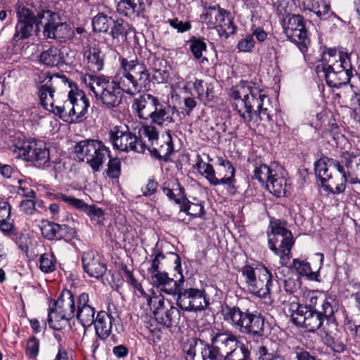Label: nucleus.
Listing matches in <instances>:
<instances>
[{"label":"nucleus","instance_id":"f257e3e1","mask_svg":"<svg viewBox=\"0 0 360 360\" xmlns=\"http://www.w3.org/2000/svg\"><path fill=\"white\" fill-rule=\"evenodd\" d=\"M120 68L117 80L105 76L87 75L84 82L103 105L110 109L117 107L122 101L121 92L135 95L145 88L150 82V74L146 65L137 57H119Z\"/></svg>","mask_w":360,"mask_h":360},{"label":"nucleus","instance_id":"f03ea898","mask_svg":"<svg viewBox=\"0 0 360 360\" xmlns=\"http://www.w3.org/2000/svg\"><path fill=\"white\" fill-rule=\"evenodd\" d=\"M17 23L12 41L29 39L33 35L39 36V25L43 27L44 39H57L60 41L70 39L74 31L70 25L61 21L58 13L43 7L38 9L29 5L19 4L16 6Z\"/></svg>","mask_w":360,"mask_h":360},{"label":"nucleus","instance_id":"7ed1b4c3","mask_svg":"<svg viewBox=\"0 0 360 360\" xmlns=\"http://www.w3.org/2000/svg\"><path fill=\"white\" fill-rule=\"evenodd\" d=\"M229 95L233 108L245 122H250L255 117L266 122L271 120V110L264 103L266 96L254 84L240 82L230 89Z\"/></svg>","mask_w":360,"mask_h":360},{"label":"nucleus","instance_id":"20e7f679","mask_svg":"<svg viewBox=\"0 0 360 360\" xmlns=\"http://www.w3.org/2000/svg\"><path fill=\"white\" fill-rule=\"evenodd\" d=\"M333 299L324 300L321 309H310L307 306L293 301L289 304L288 313L295 324L302 326L309 332H314L320 328L325 319L333 315Z\"/></svg>","mask_w":360,"mask_h":360},{"label":"nucleus","instance_id":"39448f33","mask_svg":"<svg viewBox=\"0 0 360 360\" xmlns=\"http://www.w3.org/2000/svg\"><path fill=\"white\" fill-rule=\"evenodd\" d=\"M15 153L23 160L32 162L39 168H47L53 165L56 172H61L65 164L60 160H51L49 150L44 143L35 140H25L18 141L15 146Z\"/></svg>","mask_w":360,"mask_h":360},{"label":"nucleus","instance_id":"423d86ee","mask_svg":"<svg viewBox=\"0 0 360 360\" xmlns=\"http://www.w3.org/2000/svg\"><path fill=\"white\" fill-rule=\"evenodd\" d=\"M222 314L224 320L240 333L253 336L264 335V319L262 316L227 305L223 309Z\"/></svg>","mask_w":360,"mask_h":360},{"label":"nucleus","instance_id":"0eeeda50","mask_svg":"<svg viewBox=\"0 0 360 360\" xmlns=\"http://www.w3.org/2000/svg\"><path fill=\"white\" fill-rule=\"evenodd\" d=\"M240 272L250 294L259 298L269 297L273 276L266 267L262 265H257L256 267L245 265Z\"/></svg>","mask_w":360,"mask_h":360},{"label":"nucleus","instance_id":"6e6552de","mask_svg":"<svg viewBox=\"0 0 360 360\" xmlns=\"http://www.w3.org/2000/svg\"><path fill=\"white\" fill-rule=\"evenodd\" d=\"M138 133L142 138H146V150L159 160L167 162L174 151L173 141L171 134L166 131L160 138L156 128L152 125L141 126Z\"/></svg>","mask_w":360,"mask_h":360},{"label":"nucleus","instance_id":"1a4fd4ad","mask_svg":"<svg viewBox=\"0 0 360 360\" xmlns=\"http://www.w3.org/2000/svg\"><path fill=\"white\" fill-rule=\"evenodd\" d=\"M77 158L86 162L94 172H98L107 157L110 150L98 140H84L75 146Z\"/></svg>","mask_w":360,"mask_h":360},{"label":"nucleus","instance_id":"9d476101","mask_svg":"<svg viewBox=\"0 0 360 360\" xmlns=\"http://www.w3.org/2000/svg\"><path fill=\"white\" fill-rule=\"evenodd\" d=\"M109 139L113 147L122 152L143 153L146 150V138L137 136L126 125L112 127L109 131Z\"/></svg>","mask_w":360,"mask_h":360},{"label":"nucleus","instance_id":"9b49d317","mask_svg":"<svg viewBox=\"0 0 360 360\" xmlns=\"http://www.w3.org/2000/svg\"><path fill=\"white\" fill-rule=\"evenodd\" d=\"M224 8L217 6L205 8L200 15L203 24L208 28L217 29L219 37L227 39L231 34L236 32L237 27Z\"/></svg>","mask_w":360,"mask_h":360},{"label":"nucleus","instance_id":"f8f14e48","mask_svg":"<svg viewBox=\"0 0 360 360\" xmlns=\"http://www.w3.org/2000/svg\"><path fill=\"white\" fill-rule=\"evenodd\" d=\"M35 82L39 85L40 103L44 109L50 112L53 110L56 105L54 93L57 87L60 84L68 88L70 87V84L65 76H51L45 72H39L35 78Z\"/></svg>","mask_w":360,"mask_h":360},{"label":"nucleus","instance_id":"ddd939ff","mask_svg":"<svg viewBox=\"0 0 360 360\" xmlns=\"http://www.w3.org/2000/svg\"><path fill=\"white\" fill-rule=\"evenodd\" d=\"M210 340L212 346L205 347L201 352L202 360L223 357L240 342L236 335L228 331L213 332Z\"/></svg>","mask_w":360,"mask_h":360},{"label":"nucleus","instance_id":"4468645a","mask_svg":"<svg viewBox=\"0 0 360 360\" xmlns=\"http://www.w3.org/2000/svg\"><path fill=\"white\" fill-rule=\"evenodd\" d=\"M283 28L286 37L296 44L302 53L307 51L310 39L302 16L295 14L287 15L283 20Z\"/></svg>","mask_w":360,"mask_h":360},{"label":"nucleus","instance_id":"2eb2a0df","mask_svg":"<svg viewBox=\"0 0 360 360\" xmlns=\"http://www.w3.org/2000/svg\"><path fill=\"white\" fill-rule=\"evenodd\" d=\"M176 304L182 310L187 311H200L210 304L205 290L198 288H179L176 293Z\"/></svg>","mask_w":360,"mask_h":360},{"label":"nucleus","instance_id":"dca6fc26","mask_svg":"<svg viewBox=\"0 0 360 360\" xmlns=\"http://www.w3.org/2000/svg\"><path fill=\"white\" fill-rule=\"evenodd\" d=\"M236 169L227 160L220 159L217 167V171L215 172L212 165L206 167L205 170L201 174L214 186L218 185H227L229 187H233Z\"/></svg>","mask_w":360,"mask_h":360},{"label":"nucleus","instance_id":"f3484780","mask_svg":"<svg viewBox=\"0 0 360 360\" xmlns=\"http://www.w3.org/2000/svg\"><path fill=\"white\" fill-rule=\"evenodd\" d=\"M82 56L84 69L86 71L96 73L103 69L105 55L99 46L94 44L84 47Z\"/></svg>","mask_w":360,"mask_h":360},{"label":"nucleus","instance_id":"a211bd4d","mask_svg":"<svg viewBox=\"0 0 360 360\" xmlns=\"http://www.w3.org/2000/svg\"><path fill=\"white\" fill-rule=\"evenodd\" d=\"M322 62L323 72L342 68L351 69L348 54L338 52L336 49H330L324 53Z\"/></svg>","mask_w":360,"mask_h":360},{"label":"nucleus","instance_id":"6ab92c4d","mask_svg":"<svg viewBox=\"0 0 360 360\" xmlns=\"http://www.w3.org/2000/svg\"><path fill=\"white\" fill-rule=\"evenodd\" d=\"M77 311L76 316L83 327L91 326L95 321V309L90 304L89 295L86 292L81 293L77 297Z\"/></svg>","mask_w":360,"mask_h":360},{"label":"nucleus","instance_id":"aec40b11","mask_svg":"<svg viewBox=\"0 0 360 360\" xmlns=\"http://www.w3.org/2000/svg\"><path fill=\"white\" fill-rule=\"evenodd\" d=\"M338 162L346 174L357 184L360 179V153L343 152Z\"/></svg>","mask_w":360,"mask_h":360},{"label":"nucleus","instance_id":"412c9836","mask_svg":"<svg viewBox=\"0 0 360 360\" xmlns=\"http://www.w3.org/2000/svg\"><path fill=\"white\" fill-rule=\"evenodd\" d=\"M159 98L150 94H144L133 101L132 109L139 118L150 119Z\"/></svg>","mask_w":360,"mask_h":360},{"label":"nucleus","instance_id":"4be33fe9","mask_svg":"<svg viewBox=\"0 0 360 360\" xmlns=\"http://www.w3.org/2000/svg\"><path fill=\"white\" fill-rule=\"evenodd\" d=\"M82 260L83 269L89 276L98 278L105 273L106 265L101 262L98 257H96L94 252H84Z\"/></svg>","mask_w":360,"mask_h":360},{"label":"nucleus","instance_id":"5701e85b","mask_svg":"<svg viewBox=\"0 0 360 360\" xmlns=\"http://www.w3.org/2000/svg\"><path fill=\"white\" fill-rule=\"evenodd\" d=\"M151 282L154 285L159 288L162 291L168 295H176L179 288L184 283V277L181 275L179 281H174L168 276L167 273L161 271L150 277Z\"/></svg>","mask_w":360,"mask_h":360},{"label":"nucleus","instance_id":"b1692460","mask_svg":"<svg viewBox=\"0 0 360 360\" xmlns=\"http://www.w3.org/2000/svg\"><path fill=\"white\" fill-rule=\"evenodd\" d=\"M154 111L155 112H153L150 117L153 124L159 126H167L174 122L173 116L175 109L171 105L161 103L159 100Z\"/></svg>","mask_w":360,"mask_h":360},{"label":"nucleus","instance_id":"393cba45","mask_svg":"<svg viewBox=\"0 0 360 360\" xmlns=\"http://www.w3.org/2000/svg\"><path fill=\"white\" fill-rule=\"evenodd\" d=\"M179 187V195H181V198L176 200V204L180 205V212H184L191 218L200 217L204 214V207L201 203H193L190 202L184 194V188L180 184H177Z\"/></svg>","mask_w":360,"mask_h":360},{"label":"nucleus","instance_id":"a878e982","mask_svg":"<svg viewBox=\"0 0 360 360\" xmlns=\"http://www.w3.org/2000/svg\"><path fill=\"white\" fill-rule=\"evenodd\" d=\"M113 317L105 311H99L94 321L96 335L101 340L107 339L112 331Z\"/></svg>","mask_w":360,"mask_h":360},{"label":"nucleus","instance_id":"bb28decb","mask_svg":"<svg viewBox=\"0 0 360 360\" xmlns=\"http://www.w3.org/2000/svg\"><path fill=\"white\" fill-rule=\"evenodd\" d=\"M153 316L158 324L169 328L176 323V320L179 319L180 311L176 307L170 305L169 302H167L166 307L156 311Z\"/></svg>","mask_w":360,"mask_h":360},{"label":"nucleus","instance_id":"cd10ccee","mask_svg":"<svg viewBox=\"0 0 360 360\" xmlns=\"http://www.w3.org/2000/svg\"><path fill=\"white\" fill-rule=\"evenodd\" d=\"M72 91V112L75 120L83 118L87 112L89 102L85 93L75 87Z\"/></svg>","mask_w":360,"mask_h":360},{"label":"nucleus","instance_id":"c85d7f7f","mask_svg":"<svg viewBox=\"0 0 360 360\" xmlns=\"http://www.w3.org/2000/svg\"><path fill=\"white\" fill-rule=\"evenodd\" d=\"M339 165L338 160L323 157L319 159L314 164L315 174L323 184L332 179V174L329 168L335 169Z\"/></svg>","mask_w":360,"mask_h":360},{"label":"nucleus","instance_id":"c756f323","mask_svg":"<svg viewBox=\"0 0 360 360\" xmlns=\"http://www.w3.org/2000/svg\"><path fill=\"white\" fill-rule=\"evenodd\" d=\"M340 174V176H335L331 181V184L326 186V189L333 194L342 193L347 188V184H356L345 172L344 168L339 164L335 168Z\"/></svg>","mask_w":360,"mask_h":360},{"label":"nucleus","instance_id":"7c9ffc66","mask_svg":"<svg viewBox=\"0 0 360 360\" xmlns=\"http://www.w3.org/2000/svg\"><path fill=\"white\" fill-rule=\"evenodd\" d=\"M55 307L70 319L75 314V300L73 294L68 290L61 292L59 297L55 302Z\"/></svg>","mask_w":360,"mask_h":360},{"label":"nucleus","instance_id":"2f4dec72","mask_svg":"<svg viewBox=\"0 0 360 360\" xmlns=\"http://www.w3.org/2000/svg\"><path fill=\"white\" fill-rule=\"evenodd\" d=\"M144 8L143 0H119L117 4V11L127 17L139 16Z\"/></svg>","mask_w":360,"mask_h":360},{"label":"nucleus","instance_id":"473e14b6","mask_svg":"<svg viewBox=\"0 0 360 360\" xmlns=\"http://www.w3.org/2000/svg\"><path fill=\"white\" fill-rule=\"evenodd\" d=\"M266 186L270 193L277 197H281L286 195L289 190L290 184L286 179L279 176L277 171L275 170L266 181Z\"/></svg>","mask_w":360,"mask_h":360},{"label":"nucleus","instance_id":"72a5a7b5","mask_svg":"<svg viewBox=\"0 0 360 360\" xmlns=\"http://www.w3.org/2000/svg\"><path fill=\"white\" fill-rule=\"evenodd\" d=\"M349 71L350 69L342 68L324 72L326 83L334 88H340L347 84L350 80Z\"/></svg>","mask_w":360,"mask_h":360},{"label":"nucleus","instance_id":"f704fd0d","mask_svg":"<svg viewBox=\"0 0 360 360\" xmlns=\"http://www.w3.org/2000/svg\"><path fill=\"white\" fill-rule=\"evenodd\" d=\"M291 232L286 228L274 223L271 224V231L268 233V245L270 250H276L278 243H283L284 240L292 238Z\"/></svg>","mask_w":360,"mask_h":360},{"label":"nucleus","instance_id":"c9c22d12","mask_svg":"<svg viewBox=\"0 0 360 360\" xmlns=\"http://www.w3.org/2000/svg\"><path fill=\"white\" fill-rule=\"evenodd\" d=\"M41 63L47 66H60L65 63L61 51L57 47H50L43 51L39 56Z\"/></svg>","mask_w":360,"mask_h":360},{"label":"nucleus","instance_id":"e433bc0d","mask_svg":"<svg viewBox=\"0 0 360 360\" xmlns=\"http://www.w3.org/2000/svg\"><path fill=\"white\" fill-rule=\"evenodd\" d=\"M68 229L67 225H60L48 221H41L40 230L42 236L48 240L60 239Z\"/></svg>","mask_w":360,"mask_h":360},{"label":"nucleus","instance_id":"4c0bfd02","mask_svg":"<svg viewBox=\"0 0 360 360\" xmlns=\"http://www.w3.org/2000/svg\"><path fill=\"white\" fill-rule=\"evenodd\" d=\"M255 352L257 360H285L277 345L273 342L270 343V347L259 346Z\"/></svg>","mask_w":360,"mask_h":360},{"label":"nucleus","instance_id":"58836bf2","mask_svg":"<svg viewBox=\"0 0 360 360\" xmlns=\"http://www.w3.org/2000/svg\"><path fill=\"white\" fill-rule=\"evenodd\" d=\"M294 245V241L292 238L284 240L283 243H278L276 246V250H271L274 255L280 258V264L281 266H288L291 258V250Z\"/></svg>","mask_w":360,"mask_h":360},{"label":"nucleus","instance_id":"ea45409f","mask_svg":"<svg viewBox=\"0 0 360 360\" xmlns=\"http://www.w3.org/2000/svg\"><path fill=\"white\" fill-rule=\"evenodd\" d=\"M143 299L147 303L150 310L153 311V314L167 306L165 302V297L158 290H149Z\"/></svg>","mask_w":360,"mask_h":360},{"label":"nucleus","instance_id":"a19ab883","mask_svg":"<svg viewBox=\"0 0 360 360\" xmlns=\"http://www.w3.org/2000/svg\"><path fill=\"white\" fill-rule=\"evenodd\" d=\"M70 89L68 91V98L63 101V103H57L55 106L53 110H52V112L59 115L60 117H65L66 116H68L71 117V121H74V115L72 112V105H73V101H72V91L71 86L69 88Z\"/></svg>","mask_w":360,"mask_h":360},{"label":"nucleus","instance_id":"79ce46f5","mask_svg":"<svg viewBox=\"0 0 360 360\" xmlns=\"http://www.w3.org/2000/svg\"><path fill=\"white\" fill-rule=\"evenodd\" d=\"M65 314L60 311L56 307L51 308L49 313L48 321L49 326L56 330H59L64 328L70 320Z\"/></svg>","mask_w":360,"mask_h":360},{"label":"nucleus","instance_id":"37998d69","mask_svg":"<svg viewBox=\"0 0 360 360\" xmlns=\"http://www.w3.org/2000/svg\"><path fill=\"white\" fill-rule=\"evenodd\" d=\"M309 10L321 20L327 19L330 13L329 0H311Z\"/></svg>","mask_w":360,"mask_h":360},{"label":"nucleus","instance_id":"c03bdc74","mask_svg":"<svg viewBox=\"0 0 360 360\" xmlns=\"http://www.w3.org/2000/svg\"><path fill=\"white\" fill-rule=\"evenodd\" d=\"M113 23L111 17L103 13H98L92 19V26L95 32H107Z\"/></svg>","mask_w":360,"mask_h":360},{"label":"nucleus","instance_id":"a18cd8bd","mask_svg":"<svg viewBox=\"0 0 360 360\" xmlns=\"http://www.w3.org/2000/svg\"><path fill=\"white\" fill-rule=\"evenodd\" d=\"M224 360H249L250 351L243 342H240L223 356Z\"/></svg>","mask_w":360,"mask_h":360},{"label":"nucleus","instance_id":"49530a36","mask_svg":"<svg viewBox=\"0 0 360 360\" xmlns=\"http://www.w3.org/2000/svg\"><path fill=\"white\" fill-rule=\"evenodd\" d=\"M275 170L272 165L268 166L266 164H261L255 168L253 177L260 183L264 184L266 183Z\"/></svg>","mask_w":360,"mask_h":360},{"label":"nucleus","instance_id":"de8ad7c7","mask_svg":"<svg viewBox=\"0 0 360 360\" xmlns=\"http://www.w3.org/2000/svg\"><path fill=\"white\" fill-rule=\"evenodd\" d=\"M39 269L46 274L56 269V257L53 253H44L39 257Z\"/></svg>","mask_w":360,"mask_h":360},{"label":"nucleus","instance_id":"09e8293b","mask_svg":"<svg viewBox=\"0 0 360 360\" xmlns=\"http://www.w3.org/2000/svg\"><path fill=\"white\" fill-rule=\"evenodd\" d=\"M189 46L191 51L196 59H200L202 56V51L207 49L205 42L198 38L191 39Z\"/></svg>","mask_w":360,"mask_h":360},{"label":"nucleus","instance_id":"8fccbe9b","mask_svg":"<svg viewBox=\"0 0 360 360\" xmlns=\"http://www.w3.org/2000/svg\"><path fill=\"white\" fill-rule=\"evenodd\" d=\"M85 213L90 217L91 221L96 224H100L104 219V212L101 208L97 207L94 205H89Z\"/></svg>","mask_w":360,"mask_h":360},{"label":"nucleus","instance_id":"3c124183","mask_svg":"<svg viewBox=\"0 0 360 360\" xmlns=\"http://www.w3.org/2000/svg\"><path fill=\"white\" fill-rule=\"evenodd\" d=\"M121 172V162L118 158L110 159L108 164L107 174L110 178L117 179Z\"/></svg>","mask_w":360,"mask_h":360},{"label":"nucleus","instance_id":"603ef678","mask_svg":"<svg viewBox=\"0 0 360 360\" xmlns=\"http://www.w3.org/2000/svg\"><path fill=\"white\" fill-rule=\"evenodd\" d=\"M59 198L62 201L72 205L75 208H77L78 210L83 211L84 212H85L86 210L87 209V207L89 206V205L85 203L82 200L77 199L74 197L69 196V195H67L65 194H61L60 195Z\"/></svg>","mask_w":360,"mask_h":360},{"label":"nucleus","instance_id":"864d4df0","mask_svg":"<svg viewBox=\"0 0 360 360\" xmlns=\"http://www.w3.org/2000/svg\"><path fill=\"white\" fill-rule=\"evenodd\" d=\"M255 45L253 35L248 34L238 41L237 48L240 52H251L255 48Z\"/></svg>","mask_w":360,"mask_h":360},{"label":"nucleus","instance_id":"5fc2aeb1","mask_svg":"<svg viewBox=\"0 0 360 360\" xmlns=\"http://www.w3.org/2000/svg\"><path fill=\"white\" fill-rule=\"evenodd\" d=\"M39 341L34 337L30 338L25 348L26 355L30 359H35L39 353Z\"/></svg>","mask_w":360,"mask_h":360},{"label":"nucleus","instance_id":"6e6d98bb","mask_svg":"<svg viewBox=\"0 0 360 360\" xmlns=\"http://www.w3.org/2000/svg\"><path fill=\"white\" fill-rule=\"evenodd\" d=\"M207 84L201 79H196L194 82V89L198 94V98L203 102L207 101Z\"/></svg>","mask_w":360,"mask_h":360},{"label":"nucleus","instance_id":"4d7b16f0","mask_svg":"<svg viewBox=\"0 0 360 360\" xmlns=\"http://www.w3.org/2000/svg\"><path fill=\"white\" fill-rule=\"evenodd\" d=\"M293 266L302 276H307L311 272L310 264L304 260L293 259Z\"/></svg>","mask_w":360,"mask_h":360},{"label":"nucleus","instance_id":"13d9d810","mask_svg":"<svg viewBox=\"0 0 360 360\" xmlns=\"http://www.w3.org/2000/svg\"><path fill=\"white\" fill-rule=\"evenodd\" d=\"M292 353L297 360H320L301 347H294Z\"/></svg>","mask_w":360,"mask_h":360},{"label":"nucleus","instance_id":"bf43d9fd","mask_svg":"<svg viewBox=\"0 0 360 360\" xmlns=\"http://www.w3.org/2000/svg\"><path fill=\"white\" fill-rule=\"evenodd\" d=\"M197 342L195 340H191L184 345V352L186 354V360H193L196 354Z\"/></svg>","mask_w":360,"mask_h":360},{"label":"nucleus","instance_id":"052dcab7","mask_svg":"<svg viewBox=\"0 0 360 360\" xmlns=\"http://www.w3.org/2000/svg\"><path fill=\"white\" fill-rule=\"evenodd\" d=\"M169 77V72L167 70L166 68H154L153 69V79L158 84L166 83Z\"/></svg>","mask_w":360,"mask_h":360},{"label":"nucleus","instance_id":"680f3d73","mask_svg":"<svg viewBox=\"0 0 360 360\" xmlns=\"http://www.w3.org/2000/svg\"><path fill=\"white\" fill-rule=\"evenodd\" d=\"M167 22L171 27L177 30L179 32H184L191 28V25L189 22H182L179 20L178 18L169 19Z\"/></svg>","mask_w":360,"mask_h":360},{"label":"nucleus","instance_id":"e2e57ef3","mask_svg":"<svg viewBox=\"0 0 360 360\" xmlns=\"http://www.w3.org/2000/svg\"><path fill=\"white\" fill-rule=\"evenodd\" d=\"M110 34L113 39L118 38L120 35H122L125 32V27L123 25V20H113Z\"/></svg>","mask_w":360,"mask_h":360},{"label":"nucleus","instance_id":"0e129e2a","mask_svg":"<svg viewBox=\"0 0 360 360\" xmlns=\"http://www.w3.org/2000/svg\"><path fill=\"white\" fill-rule=\"evenodd\" d=\"M333 299L332 297H328L326 298L323 296H316V295L314 292H310L308 295V299L306 301L307 304L306 306L308 307L309 309H312V308H315L317 305L318 302L321 304V306L322 305V301L324 300H329Z\"/></svg>","mask_w":360,"mask_h":360},{"label":"nucleus","instance_id":"69168bd1","mask_svg":"<svg viewBox=\"0 0 360 360\" xmlns=\"http://www.w3.org/2000/svg\"><path fill=\"white\" fill-rule=\"evenodd\" d=\"M164 259L165 256L162 253H158L156 254L155 258L153 259L150 266L148 268V271L150 274V276L151 277L154 274H157L160 272H161L159 270V265H160V259Z\"/></svg>","mask_w":360,"mask_h":360},{"label":"nucleus","instance_id":"338daca9","mask_svg":"<svg viewBox=\"0 0 360 360\" xmlns=\"http://www.w3.org/2000/svg\"><path fill=\"white\" fill-rule=\"evenodd\" d=\"M300 287V282L293 278H289L284 281V288L288 292L292 293L297 291Z\"/></svg>","mask_w":360,"mask_h":360},{"label":"nucleus","instance_id":"774afa93","mask_svg":"<svg viewBox=\"0 0 360 360\" xmlns=\"http://www.w3.org/2000/svg\"><path fill=\"white\" fill-rule=\"evenodd\" d=\"M11 215V207L7 202H0V221L8 220Z\"/></svg>","mask_w":360,"mask_h":360}]
</instances>
